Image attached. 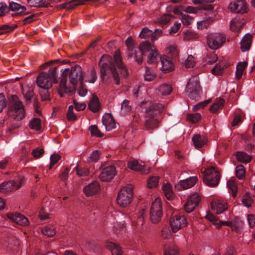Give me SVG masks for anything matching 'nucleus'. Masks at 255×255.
<instances>
[{
    "label": "nucleus",
    "instance_id": "f257e3e1",
    "mask_svg": "<svg viewBox=\"0 0 255 255\" xmlns=\"http://www.w3.org/2000/svg\"><path fill=\"white\" fill-rule=\"evenodd\" d=\"M99 65L101 67V78L104 80L105 76L111 73L115 84L118 85L120 83L119 72L124 76L128 75V71L122 62L119 51L115 52L114 60L110 56L103 55L100 60Z\"/></svg>",
    "mask_w": 255,
    "mask_h": 255
},
{
    "label": "nucleus",
    "instance_id": "f03ea898",
    "mask_svg": "<svg viewBox=\"0 0 255 255\" xmlns=\"http://www.w3.org/2000/svg\"><path fill=\"white\" fill-rule=\"evenodd\" d=\"M143 54H147L148 63H155L158 62L161 57L155 47L147 41L140 43L139 50H135L134 59L138 64L142 62Z\"/></svg>",
    "mask_w": 255,
    "mask_h": 255
},
{
    "label": "nucleus",
    "instance_id": "7ed1b4c3",
    "mask_svg": "<svg viewBox=\"0 0 255 255\" xmlns=\"http://www.w3.org/2000/svg\"><path fill=\"white\" fill-rule=\"evenodd\" d=\"M107 224L109 228H113L115 232H122L130 222V217L120 211H113L107 215Z\"/></svg>",
    "mask_w": 255,
    "mask_h": 255
},
{
    "label": "nucleus",
    "instance_id": "20e7f679",
    "mask_svg": "<svg viewBox=\"0 0 255 255\" xmlns=\"http://www.w3.org/2000/svg\"><path fill=\"white\" fill-rule=\"evenodd\" d=\"M7 114L16 121L24 119L25 115L24 107L15 95L10 96L8 105Z\"/></svg>",
    "mask_w": 255,
    "mask_h": 255
},
{
    "label": "nucleus",
    "instance_id": "39448f33",
    "mask_svg": "<svg viewBox=\"0 0 255 255\" xmlns=\"http://www.w3.org/2000/svg\"><path fill=\"white\" fill-rule=\"evenodd\" d=\"M61 71L62 72V76H65L66 77L67 74H69V82L71 84L74 85L75 88L77 85L83 84L82 70L81 67L79 65H76L71 68L61 69Z\"/></svg>",
    "mask_w": 255,
    "mask_h": 255
},
{
    "label": "nucleus",
    "instance_id": "423d86ee",
    "mask_svg": "<svg viewBox=\"0 0 255 255\" xmlns=\"http://www.w3.org/2000/svg\"><path fill=\"white\" fill-rule=\"evenodd\" d=\"M56 80V68L49 69L47 72H42L39 74L36 80L38 87L44 90L49 89Z\"/></svg>",
    "mask_w": 255,
    "mask_h": 255
},
{
    "label": "nucleus",
    "instance_id": "0eeeda50",
    "mask_svg": "<svg viewBox=\"0 0 255 255\" xmlns=\"http://www.w3.org/2000/svg\"><path fill=\"white\" fill-rule=\"evenodd\" d=\"M132 197L133 186L128 184L120 191L117 199V203L122 207L127 206L131 203Z\"/></svg>",
    "mask_w": 255,
    "mask_h": 255
},
{
    "label": "nucleus",
    "instance_id": "6e6552de",
    "mask_svg": "<svg viewBox=\"0 0 255 255\" xmlns=\"http://www.w3.org/2000/svg\"><path fill=\"white\" fill-rule=\"evenodd\" d=\"M220 174L214 167L207 168L204 172L203 182L209 187H215L219 184Z\"/></svg>",
    "mask_w": 255,
    "mask_h": 255
},
{
    "label": "nucleus",
    "instance_id": "1a4fd4ad",
    "mask_svg": "<svg viewBox=\"0 0 255 255\" xmlns=\"http://www.w3.org/2000/svg\"><path fill=\"white\" fill-rule=\"evenodd\" d=\"M186 92L192 100L197 101L199 99L201 94V89L197 79H190L188 82L186 88Z\"/></svg>",
    "mask_w": 255,
    "mask_h": 255
},
{
    "label": "nucleus",
    "instance_id": "9d476101",
    "mask_svg": "<svg viewBox=\"0 0 255 255\" xmlns=\"http://www.w3.org/2000/svg\"><path fill=\"white\" fill-rule=\"evenodd\" d=\"M225 41V37L220 32L209 33L207 37V43L212 49H217L220 47Z\"/></svg>",
    "mask_w": 255,
    "mask_h": 255
},
{
    "label": "nucleus",
    "instance_id": "9b49d317",
    "mask_svg": "<svg viewBox=\"0 0 255 255\" xmlns=\"http://www.w3.org/2000/svg\"><path fill=\"white\" fill-rule=\"evenodd\" d=\"M162 214L161 200L159 198H156L152 202L150 212L151 221L153 223H157Z\"/></svg>",
    "mask_w": 255,
    "mask_h": 255
},
{
    "label": "nucleus",
    "instance_id": "f8f14e48",
    "mask_svg": "<svg viewBox=\"0 0 255 255\" xmlns=\"http://www.w3.org/2000/svg\"><path fill=\"white\" fill-rule=\"evenodd\" d=\"M164 107L162 105L156 103L149 105L146 109L145 113V118L147 119V122H150L149 120L152 119H157L156 117L163 110ZM148 123H147L148 124Z\"/></svg>",
    "mask_w": 255,
    "mask_h": 255
},
{
    "label": "nucleus",
    "instance_id": "ddd939ff",
    "mask_svg": "<svg viewBox=\"0 0 255 255\" xmlns=\"http://www.w3.org/2000/svg\"><path fill=\"white\" fill-rule=\"evenodd\" d=\"M187 222L185 217L181 215H174L170 219V226L173 233L186 226Z\"/></svg>",
    "mask_w": 255,
    "mask_h": 255
},
{
    "label": "nucleus",
    "instance_id": "4468645a",
    "mask_svg": "<svg viewBox=\"0 0 255 255\" xmlns=\"http://www.w3.org/2000/svg\"><path fill=\"white\" fill-rule=\"evenodd\" d=\"M65 77L63 76L59 83L58 93L61 97H63L64 93L70 95L73 93L76 89L75 86L69 83Z\"/></svg>",
    "mask_w": 255,
    "mask_h": 255
},
{
    "label": "nucleus",
    "instance_id": "2eb2a0df",
    "mask_svg": "<svg viewBox=\"0 0 255 255\" xmlns=\"http://www.w3.org/2000/svg\"><path fill=\"white\" fill-rule=\"evenodd\" d=\"M212 210L217 214H221L220 218L222 219H228V216L224 213L227 209L225 202L222 201H215L211 203Z\"/></svg>",
    "mask_w": 255,
    "mask_h": 255
},
{
    "label": "nucleus",
    "instance_id": "dca6fc26",
    "mask_svg": "<svg viewBox=\"0 0 255 255\" xmlns=\"http://www.w3.org/2000/svg\"><path fill=\"white\" fill-rule=\"evenodd\" d=\"M197 181L198 179L196 176L190 177L185 179L180 180L175 185V187L178 190L187 189L193 186Z\"/></svg>",
    "mask_w": 255,
    "mask_h": 255
},
{
    "label": "nucleus",
    "instance_id": "f3484780",
    "mask_svg": "<svg viewBox=\"0 0 255 255\" xmlns=\"http://www.w3.org/2000/svg\"><path fill=\"white\" fill-rule=\"evenodd\" d=\"M229 8L233 12L244 13L247 12V5L243 0H235L230 2Z\"/></svg>",
    "mask_w": 255,
    "mask_h": 255
},
{
    "label": "nucleus",
    "instance_id": "a211bd4d",
    "mask_svg": "<svg viewBox=\"0 0 255 255\" xmlns=\"http://www.w3.org/2000/svg\"><path fill=\"white\" fill-rule=\"evenodd\" d=\"M215 15L213 13L205 14L202 20L197 22V28L198 30H203L209 27L210 24L215 20Z\"/></svg>",
    "mask_w": 255,
    "mask_h": 255
},
{
    "label": "nucleus",
    "instance_id": "6ab92c4d",
    "mask_svg": "<svg viewBox=\"0 0 255 255\" xmlns=\"http://www.w3.org/2000/svg\"><path fill=\"white\" fill-rule=\"evenodd\" d=\"M200 201V197L197 193L192 194L185 203V210L187 213L191 212L198 205Z\"/></svg>",
    "mask_w": 255,
    "mask_h": 255
},
{
    "label": "nucleus",
    "instance_id": "aec40b11",
    "mask_svg": "<svg viewBox=\"0 0 255 255\" xmlns=\"http://www.w3.org/2000/svg\"><path fill=\"white\" fill-rule=\"evenodd\" d=\"M115 175V167L113 166H109L103 169L99 175V178L103 181L108 182L112 179Z\"/></svg>",
    "mask_w": 255,
    "mask_h": 255
},
{
    "label": "nucleus",
    "instance_id": "412c9836",
    "mask_svg": "<svg viewBox=\"0 0 255 255\" xmlns=\"http://www.w3.org/2000/svg\"><path fill=\"white\" fill-rule=\"evenodd\" d=\"M220 225H224L229 226L232 230L237 233L242 232L244 227V223L242 220L239 218H236L233 221L230 222L226 221H220Z\"/></svg>",
    "mask_w": 255,
    "mask_h": 255
},
{
    "label": "nucleus",
    "instance_id": "4be33fe9",
    "mask_svg": "<svg viewBox=\"0 0 255 255\" xmlns=\"http://www.w3.org/2000/svg\"><path fill=\"white\" fill-rule=\"evenodd\" d=\"M21 182L22 179H20L18 183L16 182L14 180H9L4 182L0 184V189L3 193H6L13 190H16L20 187Z\"/></svg>",
    "mask_w": 255,
    "mask_h": 255
},
{
    "label": "nucleus",
    "instance_id": "5701e85b",
    "mask_svg": "<svg viewBox=\"0 0 255 255\" xmlns=\"http://www.w3.org/2000/svg\"><path fill=\"white\" fill-rule=\"evenodd\" d=\"M7 217L10 221L21 226H27L29 224L28 219L19 213L8 214Z\"/></svg>",
    "mask_w": 255,
    "mask_h": 255
},
{
    "label": "nucleus",
    "instance_id": "b1692460",
    "mask_svg": "<svg viewBox=\"0 0 255 255\" xmlns=\"http://www.w3.org/2000/svg\"><path fill=\"white\" fill-rule=\"evenodd\" d=\"M102 123L107 131H110L116 127V122L112 115L110 113L104 115L102 118Z\"/></svg>",
    "mask_w": 255,
    "mask_h": 255
},
{
    "label": "nucleus",
    "instance_id": "393cba45",
    "mask_svg": "<svg viewBox=\"0 0 255 255\" xmlns=\"http://www.w3.org/2000/svg\"><path fill=\"white\" fill-rule=\"evenodd\" d=\"M83 190L87 196L94 195L100 191V184L98 182L94 181L85 186Z\"/></svg>",
    "mask_w": 255,
    "mask_h": 255
},
{
    "label": "nucleus",
    "instance_id": "a878e982",
    "mask_svg": "<svg viewBox=\"0 0 255 255\" xmlns=\"http://www.w3.org/2000/svg\"><path fill=\"white\" fill-rule=\"evenodd\" d=\"M8 9L14 12V14L12 15V16L22 14L26 10V8L25 6L21 5L13 1L9 2Z\"/></svg>",
    "mask_w": 255,
    "mask_h": 255
},
{
    "label": "nucleus",
    "instance_id": "bb28decb",
    "mask_svg": "<svg viewBox=\"0 0 255 255\" xmlns=\"http://www.w3.org/2000/svg\"><path fill=\"white\" fill-rule=\"evenodd\" d=\"M159 60L162 65L160 67L161 70L168 72L174 69L173 63L169 57L164 56L161 57Z\"/></svg>",
    "mask_w": 255,
    "mask_h": 255
},
{
    "label": "nucleus",
    "instance_id": "cd10ccee",
    "mask_svg": "<svg viewBox=\"0 0 255 255\" xmlns=\"http://www.w3.org/2000/svg\"><path fill=\"white\" fill-rule=\"evenodd\" d=\"M128 167L130 169L135 171L141 172L144 174L147 173L148 172L146 171L145 166L144 164H140L136 160H134L128 162Z\"/></svg>",
    "mask_w": 255,
    "mask_h": 255
},
{
    "label": "nucleus",
    "instance_id": "c85d7f7f",
    "mask_svg": "<svg viewBox=\"0 0 255 255\" xmlns=\"http://www.w3.org/2000/svg\"><path fill=\"white\" fill-rule=\"evenodd\" d=\"M252 38V36L250 33L246 34L242 38L241 41V49L243 52L249 50L251 47Z\"/></svg>",
    "mask_w": 255,
    "mask_h": 255
},
{
    "label": "nucleus",
    "instance_id": "c756f323",
    "mask_svg": "<svg viewBox=\"0 0 255 255\" xmlns=\"http://www.w3.org/2000/svg\"><path fill=\"white\" fill-rule=\"evenodd\" d=\"M160 95L165 96L170 95L172 91V87L171 85L167 83L161 84L158 88Z\"/></svg>",
    "mask_w": 255,
    "mask_h": 255
},
{
    "label": "nucleus",
    "instance_id": "7c9ffc66",
    "mask_svg": "<svg viewBox=\"0 0 255 255\" xmlns=\"http://www.w3.org/2000/svg\"><path fill=\"white\" fill-rule=\"evenodd\" d=\"M192 141L196 147H201L206 143L207 139L204 136L197 134L192 138Z\"/></svg>",
    "mask_w": 255,
    "mask_h": 255
},
{
    "label": "nucleus",
    "instance_id": "2f4dec72",
    "mask_svg": "<svg viewBox=\"0 0 255 255\" xmlns=\"http://www.w3.org/2000/svg\"><path fill=\"white\" fill-rule=\"evenodd\" d=\"M126 43L129 52L128 58H131L133 55L134 56L135 50H138V49H134L133 39L131 37H128L126 41Z\"/></svg>",
    "mask_w": 255,
    "mask_h": 255
},
{
    "label": "nucleus",
    "instance_id": "473e14b6",
    "mask_svg": "<svg viewBox=\"0 0 255 255\" xmlns=\"http://www.w3.org/2000/svg\"><path fill=\"white\" fill-rule=\"evenodd\" d=\"M106 247L111 251L112 255H122L123 253L120 247L112 242L107 243Z\"/></svg>",
    "mask_w": 255,
    "mask_h": 255
},
{
    "label": "nucleus",
    "instance_id": "72a5a7b5",
    "mask_svg": "<svg viewBox=\"0 0 255 255\" xmlns=\"http://www.w3.org/2000/svg\"><path fill=\"white\" fill-rule=\"evenodd\" d=\"M21 91L25 100L27 102H30L33 96V90L32 88L28 86L22 87Z\"/></svg>",
    "mask_w": 255,
    "mask_h": 255
},
{
    "label": "nucleus",
    "instance_id": "f704fd0d",
    "mask_svg": "<svg viewBox=\"0 0 255 255\" xmlns=\"http://www.w3.org/2000/svg\"><path fill=\"white\" fill-rule=\"evenodd\" d=\"M248 65L246 61L239 62L236 67V77L238 79H240L244 73V71Z\"/></svg>",
    "mask_w": 255,
    "mask_h": 255
},
{
    "label": "nucleus",
    "instance_id": "c9c22d12",
    "mask_svg": "<svg viewBox=\"0 0 255 255\" xmlns=\"http://www.w3.org/2000/svg\"><path fill=\"white\" fill-rule=\"evenodd\" d=\"M244 24L240 18L236 17L231 21L230 28L232 31H238Z\"/></svg>",
    "mask_w": 255,
    "mask_h": 255
},
{
    "label": "nucleus",
    "instance_id": "e433bc0d",
    "mask_svg": "<svg viewBox=\"0 0 255 255\" xmlns=\"http://www.w3.org/2000/svg\"><path fill=\"white\" fill-rule=\"evenodd\" d=\"M163 192L166 198L171 200L173 196V192L171 185L169 183H166L162 186Z\"/></svg>",
    "mask_w": 255,
    "mask_h": 255
},
{
    "label": "nucleus",
    "instance_id": "4c0bfd02",
    "mask_svg": "<svg viewBox=\"0 0 255 255\" xmlns=\"http://www.w3.org/2000/svg\"><path fill=\"white\" fill-rule=\"evenodd\" d=\"M206 218L212 222L213 223V224L214 225H215V226H216V228H220L221 226H222L223 225H220V221H224L223 220L224 219H220L219 218L218 219L214 215H213L212 213H207L206 216H205Z\"/></svg>",
    "mask_w": 255,
    "mask_h": 255
},
{
    "label": "nucleus",
    "instance_id": "58836bf2",
    "mask_svg": "<svg viewBox=\"0 0 255 255\" xmlns=\"http://www.w3.org/2000/svg\"><path fill=\"white\" fill-rule=\"evenodd\" d=\"M99 101L98 98L93 97L89 104L88 107L89 109L94 112H96L99 110Z\"/></svg>",
    "mask_w": 255,
    "mask_h": 255
},
{
    "label": "nucleus",
    "instance_id": "ea45409f",
    "mask_svg": "<svg viewBox=\"0 0 255 255\" xmlns=\"http://www.w3.org/2000/svg\"><path fill=\"white\" fill-rule=\"evenodd\" d=\"M224 103L225 101L224 99H220L212 105V106L210 108V111L211 113H216L218 110L222 108Z\"/></svg>",
    "mask_w": 255,
    "mask_h": 255
},
{
    "label": "nucleus",
    "instance_id": "a19ab883",
    "mask_svg": "<svg viewBox=\"0 0 255 255\" xmlns=\"http://www.w3.org/2000/svg\"><path fill=\"white\" fill-rule=\"evenodd\" d=\"M97 79L96 72L94 70H92L86 74L85 82L94 83Z\"/></svg>",
    "mask_w": 255,
    "mask_h": 255
},
{
    "label": "nucleus",
    "instance_id": "79ce46f5",
    "mask_svg": "<svg viewBox=\"0 0 255 255\" xmlns=\"http://www.w3.org/2000/svg\"><path fill=\"white\" fill-rule=\"evenodd\" d=\"M236 158L238 161L243 162H248L251 159V156L244 152H238Z\"/></svg>",
    "mask_w": 255,
    "mask_h": 255
},
{
    "label": "nucleus",
    "instance_id": "37998d69",
    "mask_svg": "<svg viewBox=\"0 0 255 255\" xmlns=\"http://www.w3.org/2000/svg\"><path fill=\"white\" fill-rule=\"evenodd\" d=\"M74 170H76L77 174L79 176H86L89 174V169L85 167L79 166L76 165L74 167Z\"/></svg>",
    "mask_w": 255,
    "mask_h": 255
},
{
    "label": "nucleus",
    "instance_id": "c03bdc74",
    "mask_svg": "<svg viewBox=\"0 0 255 255\" xmlns=\"http://www.w3.org/2000/svg\"><path fill=\"white\" fill-rule=\"evenodd\" d=\"M227 186L232 191L233 196H235L237 192V185L234 178H231L227 183Z\"/></svg>",
    "mask_w": 255,
    "mask_h": 255
},
{
    "label": "nucleus",
    "instance_id": "a18cd8bd",
    "mask_svg": "<svg viewBox=\"0 0 255 255\" xmlns=\"http://www.w3.org/2000/svg\"><path fill=\"white\" fill-rule=\"evenodd\" d=\"M121 113L125 115L131 111V107L129 105V101L127 100H124L121 104Z\"/></svg>",
    "mask_w": 255,
    "mask_h": 255
},
{
    "label": "nucleus",
    "instance_id": "49530a36",
    "mask_svg": "<svg viewBox=\"0 0 255 255\" xmlns=\"http://www.w3.org/2000/svg\"><path fill=\"white\" fill-rule=\"evenodd\" d=\"M150 122H148V124H147V119H145L144 126L147 129H152L157 127L159 123V121L157 119H152V120H149Z\"/></svg>",
    "mask_w": 255,
    "mask_h": 255
},
{
    "label": "nucleus",
    "instance_id": "de8ad7c7",
    "mask_svg": "<svg viewBox=\"0 0 255 255\" xmlns=\"http://www.w3.org/2000/svg\"><path fill=\"white\" fill-rule=\"evenodd\" d=\"M236 172V176L239 179L242 180L245 177V168L243 165L241 164L237 166Z\"/></svg>",
    "mask_w": 255,
    "mask_h": 255
},
{
    "label": "nucleus",
    "instance_id": "09e8293b",
    "mask_svg": "<svg viewBox=\"0 0 255 255\" xmlns=\"http://www.w3.org/2000/svg\"><path fill=\"white\" fill-rule=\"evenodd\" d=\"M242 202L245 206L248 208L251 207L253 202L252 196L249 193H246L243 197Z\"/></svg>",
    "mask_w": 255,
    "mask_h": 255
},
{
    "label": "nucleus",
    "instance_id": "8fccbe9b",
    "mask_svg": "<svg viewBox=\"0 0 255 255\" xmlns=\"http://www.w3.org/2000/svg\"><path fill=\"white\" fill-rule=\"evenodd\" d=\"M29 127L32 129L38 130L41 129L40 120L39 118H34L29 123Z\"/></svg>",
    "mask_w": 255,
    "mask_h": 255
},
{
    "label": "nucleus",
    "instance_id": "3c124183",
    "mask_svg": "<svg viewBox=\"0 0 255 255\" xmlns=\"http://www.w3.org/2000/svg\"><path fill=\"white\" fill-rule=\"evenodd\" d=\"M155 76V72L149 69L146 68L144 73V79L147 81L152 80Z\"/></svg>",
    "mask_w": 255,
    "mask_h": 255
},
{
    "label": "nucleus",
    "instance_id": "603ef678",
    "mask_svg": "<svg viewBox=\"0 0 255 255\" xmlns=\"http://www.w3.org/2000/svg\"><path fill=\"white\" fill-rule=\"evenodd\" d=\"M153 34V31L148 29L147 27H144L142 28L140 34H139V37L141 38H147L149 37H151V35Z\"/></svg>",
    "mask_w": 255,
    "mask_h": 255
},
{
    "label": "nucleus",
    "instance_id": "864d4df0",
    "mask_svg": "<svg viewBox=\"0 0 255 255\" xmlns=\"http://www.w3.org/2000/svg\"><path fill=\"white\" fill-rule=\"evenodd\" d=\"M42 232L45 236L47 237H51L54 235L56 233L55 229L49 226H46L42 229Z\"/></svg>",
    "mask_w": 255,
    "mask_h": 255
},
{
    "label": "nucleus",
    "instance_id": "5fc2aeb1",
    "mask_svg": "<svg viewBox=\"0 0 255 255\" xmlns=\"http://www.w3.org/2000/svg\"><path fill=\"white\" fill-rule=\"evenodd\" d=\"M183 39L185 41H189L196 37V34L189 30H184L183 32Z\"/></svg>",
    "mask_w": 255,
    "mask_h": 255
},
{
    "label": "nucleus",
    "instance_id": "6e6d98bb",
    "mask_svg": "<svg viewBox=\"0 0 255 255\" xmlns=\"http://www.w3.org/2000/svg\"><path fill=\"white\" fill-rule=\"evenodd\" d=\"M195 63V58L192 55H188L187 59L185 60L184 65L186 68H192L194 66Z\"/></svg>",
    "mask_w": 255,
    "mask_h": 255
},
{
    "label": "nucleus",
    "instance_id": "4d7b16f0",
    "mask_svg": "<svg viewBox=\"0 0 255 255\" xmlns=\"http://www.w3.org/2000/svg\"><path fill=\"white\" fill-rule=\"evenodd\" d=\"M87 0H72V4H69L67 3H64L62 6L63 8H65L67 9L73 8L74 6L82 4Z\"/></svg>",
    "mask_w": 255,
    "mask_h": 255
},
{
    "label": "nucleus",
    "instance_id": "13d9d810",
    "mask_svg": "<svg viewBox=\"0 0 255 255\" xmlns=\"http://www.w3.org/2000/svg\"><path fill=\"white\" fill-rule=\"evenodd\" d=\"M89 130H90L91 133L92 135L96 137H102L103 136L102 133L100 131L97 127L95 125L91 126L89 127Z\"/></svg>",
    "mask_w": 255,
    "mask_h": 255
},
{
    "label": "nucleus",
    "instance_id": "bf43d9fd",
    "mask_svg": "<svg viewBox=\"0 0 255 255\" xmlns=\"http://www.w3.org/2000/svg\"><path fill=\"white\" fill-rule=\"evenodd\" d=\"M158 177L154 176L150 177L147 182V185L149 188H153L157 186L158 184Z\"/></svg>",
    "mask_w": 255,
    "mask_h": 255
},
{
    "label": "nucleus",
    "instance_id": "052dcab7",
    "mask_svg": "<svg viewBox=\"0 0 255 255\" xmlns=\"http://www.w3.org/2000/svg\"><path fill=\"white\" fill-rule=\"evenodd\" d=\"M211 101V99H208L205 101L199 103L196 105H194L192 107V109L193 111H196L198 110L203 109L206 106H207Z\"/></svg>",
    "mask_w": 255,
    "mask_h": 255
},
{
    "label": "nucleus",
    "instance_id": "680f3d73",
    "mask_svg": "<svg viewBox=\"0 0 255 255\" xmlns=\"http://www.w3.org/2000/svg\"><path fill=\"white\" fill-rule=\"evenodd\" d=\"M201 119V116L199 113L190 114L188 115V119L193 123L198 122Z\"/></svg>",
    "mask_w": 255,
    "mask_h": 255
},
{
    "label": "nucleus",
    "instance_id": "e2e57ef3",
    "mask_svg": "<svg viewBox=\"0 0 255 255\" xmlns=\"http://www.w3.org/2000/svg\"><path fill=\"white\" fill-rule=\"evenodd\" d=\"M27 2L31 6L38 7L43 5L45 0H27Z\"/></svg>",
    "mask_w": 255,
    "mask_h": 255
},
{
    "label": "nucleus",
    "instance_id": "0e129e2a",
    "mask_svg": "<svg viewBox=\"0 0 255 255\" xmlns=\"http://www.w3.org/2000/svg\"><path fill=\"white\" fill-rule=\"evenodd\" d=\"M224 64L222 63V65L217 64L215 67L212 69V73L217 75H221L224 70L223 68Z\"/></svg>",
    "mask_w": 255,
    "mask_h": 255
},
{
    "label": "nucleus",
    "instance_id": "69168bd1",
    "mask_svg": "<svg viewBox=\"0 0 255 255\" xmlns=\"http://www.w3.org/2000/svg\"><path fill=\"white\" fill-rule=\"evenodd\" d=\"M182 22L184 25H189L191 24L193 22L192 17L187 14H184L182 16L181 18Z\"/></svg>",
    "mask_w": 255,
    "mask_h": 255
},
{
    "label": "nucleus",
    "instance_id": "338daca9",
    "mask_svg": "<svg viewBox=\"0 0 255 255\" xmlns=\"http://www.w3.org/2000/svg\"><path fill=\"white\" fill-rule=\"evenodd\" d=\"M162 35V31L160 29H156L153 31V34L151 35V39L154 41L156 40Z\"/></svg>",
    "mask_w": 255,
    "mask_h": 255
},
{
    "label": "nucleus",
    "instance_id": "774afa93",
    "mask_svg": "<svg viewBox=\"0 0 255 255\" xmlns=\"http://www.w3.org/2000/svg\"><path fill=\"white\" fill-rule=\"evenodd\" d=\"M164 255H178V252L174 247H170L165 249Z\"/></svg>",
    "mask_w": 255,
    "mask_h": 255
}]
</instances>
